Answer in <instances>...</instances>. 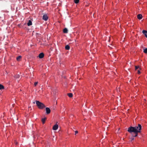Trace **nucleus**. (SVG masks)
Instances as JSON below:
<instances>
[{
  "label": "nucleus",
  "instance_id": "obj_11",
  "mask_svg": "<svg viewBox=\"0 0 147 147\" xmlns=\"http://www.w3.org/2000/svg\"><path fill=\"white\" fill-rule=\"evenodd\" d=\"M22 56L20 55L19 56L16 58V59L18 61H20L21 59Z\"/></svg>",
  "mask_w": 147,
  "mask_h": 147
},
{
  "label": "nucleus",
  "instance_id": "obj_27",
  "mask_svg": "<svg viewBox=\"0 0 147 147\" xmlns=\"http://www.w3.org/2000/svg\"><path fill=\"white\" fill-rule=\"evenodd\" d=\"M35 102H33V104H35Z\"/></svg>",
  "mask_w": 147,
  "mask_h": 147
},
{
  "label": "nucleus",
  "instance_id": "obj_22",
  "mask_svg": "<svg viewBox=\"0 0 147 147\" xmlns=\"http://www.w3.org/2000/svg\"><path fill=\"white\" fill-rule=\"evenodd\" d=\"M132 137L131 138V140H132L134 139V137H135L134 136H133L132 135Z\"/></svg>",
  "mask_w": 147,
  "mask_h": 147
},
{
  "label": "nucleus",
  "instance_id": "obj_14",
  "mask_svg": "<svg viewBox=\"0 0 147 147\" xmlns=\"http://www.w3.org/2000/svg\"><path fill=\"white\" fill-rule=\"evenodd\" d=\"M4 87L3 85L2 84H0V90L4 89Z\"/></svg>",
  "mask_w": 147,
  "mask_h": 147
},
{
  "label": "nucleus",
  "instance_id": "obj_19",
  "mask_svg": "<svg viewBox=\"0 0 147 147\" xmlns=\"http://www.w3.org/2000/svg\"><path fill=\"white\" fill-rule=\"evenodd\" d=\"M20 76L19 75H17L15 76V77L16 78H18L20 77Z\"/></svg>",
  "mask_w": 147,
  "mask_h": 147
},
{
  "label": "nucleus",
  "instance_id": "obj_16",
  "mask_svg": "<svg viewBox=\"0 0 147 147\" xmlns=\"http://www.w3.org/2000/svg\"><path fill=\"white\" fill-rule=\"evenodd\" d=\"M67 95L69 97H71L73 96V94L72 93H69L67 94Z\"/></svg>",
  "mask_w": 147,
  "mask_h": 147
},
{
  "label": "nucleus",
  "instance_id": "obj_20",
  "mask_svg": "<svg viewBox=\"0 0 147 147\" xmlns=\"http://www.w3.org/2000/svg\"><path fill=\"white\" fill-rule=\"evenodd\" d=\"M135 69L136 70H137V69H138L139 68V69H140L139 66H135Z\"/></svg>",
  "mask_w": 147,
  "mask_h": 147
},
{
  "label": "nucleus",
  "instance_id": "obj_8",
  "mask_svg": "<svg viewBox=\"0 0 147 147\" xmlns=\"http://www.w3.org/2000/svg\"><path fill=\"white\" fill-rule=\"evenodd\" d=\"M57 92V90L56 89H54L52 91V92L54 94H56Z\"/></svg>",
  "mask_w": 147,
  "mask_h": 147
},
{
  "label": "nucleus",
  "instance_id": "obj_2",
  "mask_svg": "<svg viewBox=\"0 0 147 147\" xmlns=\"http://www.w3.org/2000/svg\"><path fill=\"white\" fill-rule=\"evenodd\" d=\"M36 104L38 107L40 109H42L45 107L44 105L40 102H36Z\"/></svg>",
  "mask_w": 147,
  "mask_h": 147
},
{
  "label": "nucleus",
  "instance_id": "obj_5",
  "mask_svg": "<svg viewBox=\"0 0 147 147\" xmlns=\"http://www.w3.org/2000/svg\"><path fill=\"white\" fill-rule=\"evenodd\" d=\"M44 54L42 53H41L39 54L38 57L40 58L41 59L44 57Z\"/></svg>",
  "mask_w": 147,
  "mask_h": 147
},
{
  "label": "nucleus",
  "instance_id": "obj_12",
  "mask_svg": "<svg viewBox=\"0 0 147 147\" xmlns=\"http://www.w3.org/2000/svg\"><path fill=\"white\" fill-rule=\"evenodd\" d=\"M142 33L144 34L145 36L147 35V31L145 30H143L142 32Z\"/></svg>",
  "mask_w": 147,
  "mask_h": 147
},
{
  "label": "nucleus",
  "instance_id": "obj_23",
  "mask_svg": "<svg viewBox=\"0 0 147 147\" xmlns=\"http://www.w3.org/2000/svg\"><path fill=\"white\" fill-rule=\"evenodd\" d=\"M138 73L139 74L140 73V72L139 69H138Z\"/></svg>",
  "mask_w": 147,
  "mask_h": 147
},
{
  "label": "nucleus",
  "instance_id": "obj_26",
  "mask_svg": "<svg viewBox=\"0 0 147 147\" xmlns=\"http://www.w3.org/2000/svg\"><path fill=\"white\" fill-rule=\"evenodd\" d=\"M145 37L147 38V35H146Z\"/></svg>",
  "mask_w": 147,
  "mask_h": 147
},
{
  "label": "nucleus",
  "instance_id": "obj_28",
  "mask_svg": "<svg viewBox=\"0 0 147 147\" xmlns=\"http://www.w3.org/2000/svg\"><path fill=\"white\" fill-rule=\"evenodd\" d=\"M35 101H38V100H35Z\"/></svg>",
  "mask_w": 147,
  "mask_h": 147
},
{
  "label": "nucleus",
  "instance_id": "obj_3",
  "mask_svg": "<svg viewBox=\"0 0 147 147\" xmlns=\"http://www.w3.org/2000/svg\"><path fill=\"white\" fill-rule=\"evenodd\" d=\"M48 17L46 14H45L42 16V19L45 21H47L48 19Z\"/></svg>",
  "mask_w": 147,
  "mask_h": 147
},
{
  "label": "nucleus",
  "instance_id": "obj_21",
  "mask_svg": "<svg viewBox=\"0 0 147 147\" xmlns=\"http://www.w3.org/2000/svg\"><path fill=\"white\" fill-rule=\"evenodd\" d=\"M38 82H36L34 83V85L35 86H36V85L38 84Z\"/></svg>",
  "mask_w": 147,
  "mask_h": 147
},
{
  "label": "nucleus",
  "instance_id": "obj_1",
  "mask_svg": "<svg viewBox=\"0 0 147 147\" xmlns=\"http://www.w3.org/2000/svg\"><path fill=\"white\" fill-rule=\"evenodd\" d=\"M142 126L140 124H138V126L135 127L131 126L128 129L127 131L131 133L133 136H137L138 133H140L142 129Z\"/></svg>",
  "mask_w": 147,
  "mask_h": 147
},
{
  "label": "nucleus",
  "instance_id": "obj_18",
  "mask_svg": "<svg viewBox=\"0 0 147 147\" xmlns=\"http://www.w3.org/2000/svg\"><path fill=\"white\" fill-rule=\"evenodd\" d=\"M144 52L145 53H147V48L144 49Z\"/></svg>",
  "mask_w": 147,
  "mask_h": 147
},
{
  "label": "nucleus",
  "instance_id": "obj_6",
  "mask_svg": "<svg viewBox=\"0 0 147 147\" xmlns=\"http://www.w3.org/2000/svg\"><path fill=\"white\" fill-rule=\"evenodd\" d=\"M46 110L47 114H49L50 113L51 110L48 107H46Z\"/></svg>",
  "mask_w": 147,
  "mask_h": 147
},
{
  "label": "nucleus",
  "instance_id": "obj_24",
  "mask_svg": "<svg viewBox=\"0 0 147 147\" xmlns=\"http://www.w3.org/2000/svg\"><path fill=\"white\" fill-rule=\"evenodd\" d=\"M78 133V131H75V135H76Z\"/></svg>",
  "mask_w": 147,
  "mask_h": 147
},
{
  "label": "nucleus",
  "instance_id": "obj_15",
  "mask_svg": "<svg viewBox=\"0 0 147 147\" xmlns=\"http://www.w3.org/2000/svg\"><path fill=\"white\" fill-rule=\"evenodd\" d=\"M46 119V118H44L42 119V121L43 124H44L45 123Z\"/></svg>",
  "mask_w": 147,
  "mask_h": 147
},
{
  "label": "nucleus",
  "instance_id": "obj_9",
  "mask_svg": "<svg viewBox=\"0 0 147 147\" xmlns=\"http://www.w3.org/2000/svg\"><path fill=\"white\" fill-rule=\"evenodd\" d=\"M32 24V22L30 20H29L28 23H27V25L28 26H30Z\"/></svg>",
  "mask_w": 147,
  "mask_h": 147
},
{
  "label": "nucleus",
  "instance_id": "obj_7",
  "mask_svg": "<svg viewBox=\"0 0 147 147\" xmlns=\"http://www.w3.org/2000/svg\"><path fill=\"white\" fill-rule=\"evenodd\" d=\"M137 18L139 20H141L142 18V16L141 14H139L137 15Z\"/></svg>",
  "mask_w": 147,
  "mask_h": 147
},
{
  "label": "nucleus",
  "instance_id": "obj_13",
  "mask_svg": "<svg viewBox=\"0 0 147 147\" xmlns=\"http://www.w3.org/2000/svg\"><path fill=\"white\" fill-rule=\"evenodd\" d=\"M65 48L66 50H69L70 49V47L69 45H67L65 46Z\"/></svg>",
  "mask_w": 147,
  "mask_h": 147
},
{
  "label": "nucleus",
  "instance_id": "obj_17",
  "mask_svg": "<svg viewBox=\"0 0 147 147\" xmlns=\"http://www.w3.org/2000/svg\"><path fill=\"white\" fill-rule=\"evenodd\" d=\"M79 1V0H74V1L75 3H78Z\"/></svg>",
  "mask_w": 147,
  "mask_h": 147
},
{
  "label": "nucleus",
  "instance_id": "obj_25",
  "mask_svg": "<svg viewBox=\"0 0 147 147\" xmlns=\"http://www.w3.org/2000/svg\"><path fill=\"white\" fill-rule=\"evenodd\" d=\"M15 144L16 145L18 144V142H15Z\"/></svg>",
  "mask_w": 147,
  "mask_h": 147
},
{
  "label": "nucleus",
  "instance_id": "obj_4",
  "mask_svg": "<svg viewBox=\"0 0 147 147\" xmlns=\"http://www.w3.org/2000/svg\"><path fill=\"white\" fill-rule=\"evenodd\" d=\"M58 127V125L56 124L53 127V130H56L57 129Z\"/></svg>",
  "mask_w": 147,
  "mask_h": 147
},
{
  "label": "nucleus",
  "instance_id": "obj_10",
  "mask_svg": "<svg viewBox=\"0 0 147 147\" xmlns=\"http://www.w3.org/2000/svg\"><path fill=\"white\" fill-rule=\"evenodd\" d=\"M68 30L67 28H65L63 30V32L64 33H68Z\"/></svg>",
  "mask_w": 147,
  "mask_h": 147
}]
</instances>
